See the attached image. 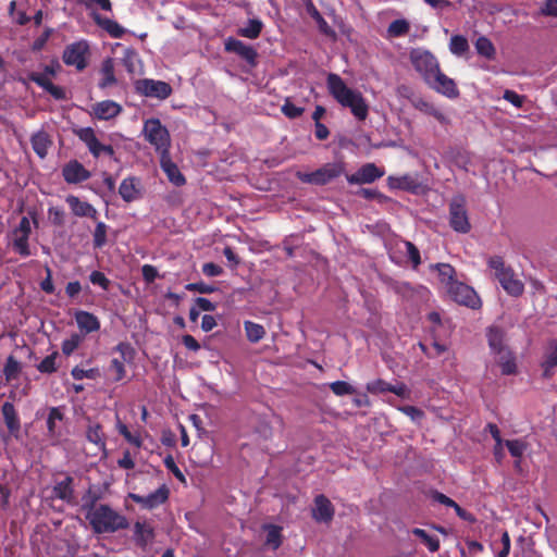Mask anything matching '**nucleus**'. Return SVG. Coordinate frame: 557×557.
<instances>
[{
    "label": "nucleus",
    "mask_w": 557,
    "mask_h": 557,
    "mask_svg": "<svg viewBox=\"0 0 557 557\" xmlns=\"http://www.w3.org/2000/svg\"><path fill=\"white\" fill-rule=\"evenodd\" d=\"M99 496L90 492L83 497L85 518L95 534L115 533L129 527L127 518L108 504H99Z\"/></svg>",
    "instance_id": "1"
},
{
    "label": "nucleus",
    "mask_w": 557,
    "mask_h": 557,
    "mask_svg": "<svg viewBox=\"0 0 557 557\" xmlns=\"http://www.w3.org/2000/svg\"><path fill=\"white\" fill-rule=\"evenodd\" d=\"M329 94L344 108H348L358 121L367 120L369 104L359 90L349 88L344 79L335 73L326 77Z\"/></svg>",
    "instance_id": "2"
},
{
    "label": "nucleus",
    "mask_w": 557,
    "mask_h": 557,
    "mask_svg": "<svg viewBox=\"0 0 557 557\" xmlns=\"http://www.w3.org/2000/svg\"><path fill=\"white\" fill-rule=\"evenodd\" d=\"M488 267L494 270V275L500 286L513 297L521 296L524 292L523 283L516 276L511 267L505 264L503 257L493 256L487 261Z\"/></svg>",
    "instance_id": "3"
},
{
    "label": "nucleus",
    "mask_w": 557,
    "mask_h": 557,
    "mask_svg": "<svg viewBox=\"0 0 557 557\" xmlns=\"http://www.w3.org/2000/svg\"><path fill=\"white\" fill-rule=\"evenodd\" d=\"M143 134L159 154H166L171 149V136L169 129L157 117H150L144 122Z\"/></svg>",
    "instance_id": "4"
},
{
    "label": "nucleus",
    "mask_w": 557,
    "mask_h": 557,
    "mask_svg": "<svg viewBox=\"0 0 557 557\" xmlns=\"http://www.w3.org/2000/svg\"><path fill=\"white\" fill-rule=\"evenodd\" d=\"M60 64L58 61L45 65L44 73L30 72L27 75L28 81L34 82L55 100H65L66 91L63 87L54 85L48 76H55Z\"/></svg>",
    "instance_id": "5"
},
{
    "label": "nucleus",
    "mask_w": 557,
    "mask_h": 557,
    "mask_svg": "<svg viewBox=\"0 0 557 557\" xmlns=\"http://www.w3.org/2000/svg\"><path fill=\"white\" fill-rule=\"evenodd\" d=\"M345 170L343 162L325 163L320 169L310 172H298L297 176L302 183L323 186L339 177Z\"/></svg>",
    "instance_id": "6"
},
{
    "label": "nucleus",
    "mask_w": 557,
    "mask_h": 557,
    "mask_svg": "<svg viewBox=\"0 0 557 557\" xmlns=\"http://www.w3.org/2000/svg\"><path fill=\"white\" fill-rule=\"evenodd\" d=\"M449 225L455 232L461 234H467L471 230L463 195L455 196L449 203Z\"/></svg>",
    "instance_id": "7"
},
{
    "label": "nucleus",
    "mask_w": 557,
    "mask_h": 557,
    "mask_svg": "<svg viewBox=\"0 0 557 557\" xmlns=\"http://www.w3.org/2000/svg\"><path fill=\"white\" fill-rule=\"evenodd\" d=\"M114 351L119 352L121 358H113L110 361L108 371L112 374V381L117 383L125 379L126 376V369L124 363L125 362H133L136 351L134 347L127 343V342H121L119 343L114 348Z\"/></svg>",
    "instance_id": "8"
},
{
    "label": "nucleus",
    "mask_w": 557,
    "mask_h": 557,
    "mask_svg": "<svg viewBox=\"0 0 557 557\" xmlns=\"http://www.w3.org/2000/svg\"><path fill=\"white\" fill-rule=\"evenodd\" d=\"M89 53L88 42L86 40H79L64 48L62 60L67 66H74L78 72H82L88 65Z\"/></svg>",
    "instance_id": "9"
},
{
    "label": "nucleus",
    "mask_w": 557,
    "mask_h": 557,
    "mask_svg": "<svg viewBox=\"0 0 557 557\" xmlns=\"http://www.w3.org/2000/svg\"><path fill=\"white\" fill-rule=\"evenodd\" d=\"M410 62L425 83L440 70L437 59L426 50L413 49L410 52Z\"/></svg>",
    "instance_id": "10"
},
{
    "label": "nucleus",
    "mask_w": 557,
    "mask_h": 557,
    "mask_svg": "<svg viewBox=\"0 0 557 557\" xmlns=\"http://www.w3.org/2000/svg\"><path fill=\"white\" fill-rule=\"evenodd\" d=\"M134 86L137 94L159 100L168 99L173 92L172 86L169 83L152 78L138 79Z\"/></svg>",
    "instance_id": "11"
},
{
    "label": "nucleus",
    "mask_w": 557,
    "mask_h": 557,
    "mask_svg": "<svg viewBox=\"0 0 557 557\" xmlns=\"http://www.w3.org/2000/svg\"><path fill=\"white\" fill-rule=\"evenodd\" d=\"M447 292L451 299L459 305L471 309H479L482 305L476 292L471 286L459 281L457 283H453V286H449Z\"/></svg>",
    "instance_id": "12"
},
{
    "label": "nucleus",
    "mask_w": 557,
    "mask_h": 557,
    "mask_svg": "<svg viewBox=\"0 0 557 557\" xmlns=\"http://www.w3.org/2000/svg\"><path fill=\"white\" fill-rule=\"evenodd\" d=\"M170 497V488L166 484H162L154 492L143 496L136 493H129L128 498L146 510H153L165 504Z\"/></svg>",
    "instance_id": "13"
},
{
    "label": "nucleus",
    "mask_w": 557,
    "mask_h": 557,
    "mask_svg": "<svg viewBox=\"0 0 557 557\" xmlns=\"http://www.w3.org/2000/svg\"><path fill=\"white\" fill-rule=\"evenodd\" d=\"M76 135L87 146L89 152L95 158H99L101 154H107L110 158L114 156V148L111 145L101 144L91 127L79 128Z\"/></svg>",
    "instance_id": "14"
},
{
    "label": "nucleus",
    "mask_w": 557,
    "mask_h": 557,
    "mask_svg": "<svg viewBox=\"0 0 557 557\" xmlns=\"http://www.w3.org/2000/svg\"><path fill=\"white\" fill-rule=\"evenodd\" d=\"M426 85L449 99H456L460 94L455 81L442 73L441 69L428 79Z\"/></svg>",
    "instance_id": "15"
},
{
    "label": "nucleus",
    "mask_w": 557,
    "mask_h": 557,
    "mask_svg": "<svg viewBox=\"0 0 557 557\" xmlns=\"http://www.w3.org/2000/svg\"><path fill=\"white\" fill-rule=\"evenodd\" d=\"M224 49L226 52L235 53L245 60L250 66L255 67L257 65L258 52L257 50L246 45L244 41L228 37L225 40Z\"/></svg>",
    "instance_id": "16"
},
{
    "label": "nucleus",
    "mask_w": 557,
    "mask_h": 557,
    "mask_svg": "<svg viewBox=\"0 0 557 557\" xmlns=\"http://www.w3.org/2000/svg\"><path fill=\"white\" fill-rule=\"evenodd\" d=\"M384 175V171L379 169L374 163L362 165L356 173L347 175L349 184H371Z\"/></svg>",
    "instance_id": "17"
},
{
    "label": "nucleus",
    "mask_w": 557,
    "mask_h": 557,
    "mask_svg": "<svg viewBox=\"0 0 557 557\" xmlns=\"http://www.w3.org/2000/svg\"><path fill=\"white\" fill-rule=\"evenodd\" d=\"M62 176L67 184H78L87 181L91 174L79 161L71 160L62 168Z\"/></svg>",
    "instance_id": "18"
},
{
    "label": "nucleus",
    "mask_w": 557,
    "mask_h": 557,
    "mask_svg": "<svg viewBox=\"0 0 557 557\" xmlns=\"http://www.w3.org/2000/svg\"><path fill=\"white\" fill-rule=\"evenodd\" d=\"M557 367V338L550 339L544 350L541 368L543 370L542 376L546 380L555 374Z\"/></svg>",
    "instance_id": "19"
},
{
    "label": "nucleus",
    "mask_w": 557,
    "mask_h": 557,
    "mask_svg": "<svg viewBox=\"0 0 557 557\" xmlns=\"http://www.w3.org/2000/svg\"><path fill=\"white\" fill-rule=\"evenodd\" d=\"M52 494L54 498L61 499L66 504H74V478L70 474H65L63 480L57 481L53 485Z\"/></svg>",
    "instance_id": "20"
},
{
    "label": "nucleus",
    "mask_w": 557,
    "mask_h": 557,
    "mask_svg": "<svg viewBox=\"0 0 557 557\" xmlns=\"http://www.w3.org/2000/svg\"><path fill=\"white\" fill-rule=\"evenodd\" d=\"M160 158V166L165 173L168 180L176 187L186 184L185 176L181 173L178 166L172 161L171 153L163 154Z\"/></svg>",
    "instance_id": "21"
},
{
    "label": "nucleus",
    "mask_w": 557,
    "mask_h": 557,
    "mask_svg": "<svg viewBox=\"0 0 557 557\" xmlns=\"http://www.w3.org/2000/svg\"><path fill=\"white\" fill-rule=\"evenodd\" d=\"M66 203L72 210V213L76 216H87L92 220H97V209L87 201H82L77 196L69 195L65 199Z\"/></svg>",
    "instance_id": "22"
},
{
    "label": "nucleus",
    "mask_w": 557,
    "mask_h": 557,
    "mask_svg": "<svg viewBox=\"0 0 557 557\" xmlns=\"http://www.w3.org/2000/svg\"><path fill=\"white\" fill-rule=\"evenodd\" d=\"M313 518L319 522H329L334 517V508L327 497L320 494L314 498Z\"/></svg>",
    "instance_id": "23"
},
{
    "label": "nucleus",
    "mask_w": 557,
    "mask_h": 557,
    "mask_svg": "<svg viewBox=\"0 0 557 557\" xmlns=\"http://www.w3.org/2000/svg\"><path fill=\"white\" fill-rule=\"evenodd\" d=\"M1 411H2L4 423L8 428V431L10 432V434L12 436H14L15 438H18L20 431H21V421H20V418L15 410L14 405L10 401H5L2 405Z\"/></svg>",
    "instance_id": "24"
},
{
    "label": "nucleus",
    "mask_w": 557,
    "mask_h": 557,
    "mask_svg": "<svg viewBox=\"0 0 557 557\" xmlns=\"http://www.w3.org/2000/svg\"><path fill=\"white\" fill-rule=\"evenodd\" d=\"M154 540V530L147 522L136 521L134 524V542L139 547L145 549Z\"/></svg>",
    "instance_id": "25"
},
{
    "label": "nucleus",
    "mask_w": 557,
    "mask_h": 557,
    "mask_svg": "<svg viewBox=\"0 0 557 557\" xmlns=\"http://www.w3.org/2000/svg\"><path fill=\"white\" fill-rule=\"evenodd\" d=\"M75 322L81 331L86 334L100 330V321L97 315L85 310H78L74 314Z\"/></svg>",
    "instance_id": "26"
},
{
    "label": "nucleus",
    "mask_w": 557,
    "mask_h": 557,
    "mask_svg": "<svg viewBox=\"0 0 557 557\" xmlns=\"http://www.w3.org/2000/svg\"><path fill=\"white\" fill-rule=\"evenodd\" d=\"M139 185L140 182L137 177H125L120 184L119 194L124 201L132 202L139 197Z\"/></svg>",
    "instance_id": "27"
},
{
    "label": "nucleus",
    "mask_w": 557,
    "mask_h": 557,
    "mask_svg": "<svg viewBox=\"0 0 557 557\" xmlns=\"http://www.w3.org/2000/svg\"><path fill=\"white\" fill-rule=\"evenodd\" d=\"M122 107L113 100H103L94 106V114L98 120H110L117 116Z\"/></svg>",
    "instance_id": "28"
},
{
    "label": "nucleus",
    "mask_w": 557,
    "mask_h": 557,
    "mask_svg": "<svg viewBox=\"0 0 557 557\" xmlns=\"http://www.w3.org/2000/svg\"><path fill=\"white\" fill-rule=\"evenodd\" d=\"M494 355L497 357L496 361L500 367L503 375H512L517 373L516 357L509 348L495 352Z\"/></svg>",
    "instance_id": "29"
},
{
    "label": "nucleus",
    "mask_w": 557,
    "mask_h": 557,
    "mask_svg": "<svg viewBox=\"0 0 557 557\" xmlns=\"http://www.w3.org/2000/svg\"><path fill=\"white\" fill-rule=\"evenodd\" d=\"M486 337L490 349L493 354L508 348L505 344L506 333L499 326H490L486 332Z\"/></svg>",
    "instance_id": "30"
},
{
    "label": "nucleus",
    "mask_w": 557,
    "mask_h": 557,
    "mask_svg": "<svg viewBox=\"0 0 557 557\" xmlns=\"http://www.w3.org/2000/svg\"><path fill=\"white\" fill-rule=\"evenodd\" d=\"M32 148L35 153L44 159L48 154V150L52 145L50 136L45 131H39L30 137Z\"/></svg>",
    "instance_id": "31"
},
{
    "label": "nucleus",
    "mask_w": 557,
    "mask_h": 557,
    "mask_svg": "<svg viewBox=\"0 0 557 557\" xmlns=\"http://www.w3.org/2000/svg\"><path fill=\"white\" fill-rule=\"evenodd\" d=\"M411 104L420 112L435 117L440 123L446 122V116L444 113L428 100L423 98H414L411 100Z\"/></svg>",
    "instance_id": "32"
},
{
    "label": "nucleus",
    "mask_w": 557,
    "mask_h": 557,
    "mask_svg": "<svg viewBox=\"0 0 557 557\" xmlns=\"http://www.w3.org/2000/svg\"><path fill=\"white\" fill-rule=\"evenodd\" d=\"M86 438L88 442L95 444L99 449L106 448V435L103 433L101 424L88 420V425L86 429Z\"/></svg>",
    "instance_id": "33"
},
{
    "label": "nucleus",
    "mask_w": 557,
    "mask_h": 557,
    "mask_svg": "<svg viewBox=\"0 0 557 557\" xmlns=\"http://www.w3.org/2000/svg\"><path fill=\"white\" fill-rule=\"evenodd\" d=\"M64 419V413L59 407H51L47 417V434L50 438H59L61 433L57 428V422Z\"/></svg>",
    "instance_id": "34"
},
{
    "label": "nucleus",
    "mask_w": 557,
    "mask_h": 557,
    "mask_svg": "<svg viewBox=\"0 0 557 557\" xmlns=\"http://www.w3.org/2000/svg\"><path fill=\"white\" fill-rule=\"evenodd\" d=\"M101 75L98 86L102 89L108 88L116 84V77L114 73V62L111 58H107L101 65Z\"/></svg>",
    "instance_id": "35"
},
{
    "label": "nucleus",
    "mask_w": 557,
    "mask_h": 557,
    "mask_svg": "<svg viewBox=\"0 0 557 557\" xmlns=\"http://www.w3.org/2000/svg\"><path fill=\"white\" fill-rule=\"evenodd\" d=\"M96 23L104 29L112 38H122L125 29L116 22L108 17H95Z\"/></svg>",
    "instance_id": "36"
},
{
    "label": "nucleus",
    "mask_w": 557,
    "mask_h": 557,
    "mask_svg": "<svg viewBox=\"0 0 557 557\" xmlns=\"http://www.w3.org/2000/svg\"><path fill=\"white\" fill-rule=\"evenodd\" d=\"M431 270H436L438 272L440 280L443 284L446 285L447 289L449 286H453V283H457L458 281L455 278L456 271L448 263H436L431 264Z\"/></svg>",
    "instance_id": "37"
},
{
    "label": "nucleus",
    "mask_w": 557,
    "mask_h": 557,
    "mask_svg": "<svg viewBox=\"0 0 557 557\" xmlns=\"http://www.w3.org/2000/svg\"><path fill=\"white\" fill-rule=\"evenodd\" d=\"M388 184L391 188L414 191L418 188L417 180L411 175H403L398 177L389 176Z\"/></svg>",
    "instance_id": "38"
},
{
    "label": "nucleus",
    "mask_w": 557,
    "mask_h": 557,
    "mask_svg": "<svg viewBox=\"0 0 557 557\" xmlns=\"http://www.w3.org/2000/svg\"><path fill=\"white\" fill-rule=\"evenodd\" d=\"M263 529L267 531L265 545L276 550L283 542L282 528L275 524H264Z\"/></svg>",
    "instance_id": "39"
},
{
    "label": "nucleus",
    "mask_w": 557,
    "mask_h": 557,
    "mask_svg": "<svg viewBox=\"0 0 557 557\" xmlns=\"http://www.w3.org/2000/svg\"><path fill=\"white\" fill-rule=\"evenodd\" d=\"M13 240L12 248L15 252H17L22 257H28L32 255L29 249V234H17L12 232Z\"/></svg>",
    "instance_id": "40"
},
{
    "label": "nucleus",
    "mask_w": 557,
    "mask_h": 557,
    "mask_svg": "<svg viewBox=\"0 0 557 557\" xmlns=\"http://www.w3.org/2000/svg\"><path fill=\"white\" fill-rule=\"evenodd\" d=\"M475 50L478 54L488 59L493 60L496 54L495 47L493 42L485 36H480L475 42H474Z\"/></svg>",
    "instance_id": "41"
},
{
    "label": "nucleus",
    "mask_w": 557,
    "mask_h": 557,
    "mask_svg": "<svg viewBox=\"0 0 557 557\" xmlns=\"http://www.w3.org/2000/svg\"><path fill=\"white\" fill-rule=\"evenodd\" d=\"M263 28V23L258 18H251L248 21L245 27L238 29V35L249 39H256L260 36Z\"/></svg>",
    "instance_id": "42"
},
{
    "label": "nucleus",
    "mask_w": 557,
    "mask_h": 557,
    "mask_svg": "<svg viewBox=\"0 0 557 557\" xmlns=\"http://www.w3.org/2000/svg\"><path fill=\"white\" fill-rule=\"evenodd\" d=\"M244 329L246 332L247 339L250 343H258L265 335V330H264L263 325H261L259 323H255L252 321H245Z\"/></svg>",
    "instance_id": "43"
},
{
    "label": "nucleus",
    "mask_w": 557,
    "mask_h": 557,
    "mask_svg": "<svg viewBox=\"0 0 557 557\" xmlns=\"http://www.w3.org/2000/svg\"><path fill=\"white\" fill-rule=\"evenodd\" d=\"M412 534L419 537L430 552L434 553L440 549V540L436 536L430 535L425 530L414 528Z\"/></svg>",
    "instance_id": "44"
},
{
    "label": "nucleus",
    "mask_w": 557,
    "mask_h": 557,
    "mask_svg": "<svg viewBox=\"0 0 557 557\" xmlns=\"http://www.w3.org/2000/svg\"><path fill=\"white\" fill-rule=\"evenodd\" d=\"M22 367L21 363L13 357L9 356L7 358L3 374L8 382L16 380L21 373Z\"/></svg>",
    "instance_id": "45"
},
{
    "label": "nucleus",
    "mask_w": 557,
    "mask_h": 557,
    "mask_svg": "<svg viewBox=\"0 0 557 557\" xmlns=\"http://www.w3.org/2000/svg\"><path fill=\"white\" fill-rule=\"evenodd\" d=\"M109 226L101 221L96 223L95 231L92 233V245L94 248L100 249L107 244V233Z\"/></svg>",
    "instance_id": "46"
},
{
    "label": "nucleus",
    "mask_w": 557,
    "mask_h": 557,
    "mask_svg": "<svg viewBox=\"0 0 557 557\" xmlns=\"http://www.w3.org/2000/svg\"><path fill=\"white\" fill-rule=\"evenodd\" d=\"M410 30V24L405 18H398L393 21L387 28V33L391 37H403L406 36Z\"/></svg>",
    "instance_id": "47"
},
{
    "label": "nucleus",
    "mask_w": 557,
    "mask_h": 557,
    "mask_svg": "<svg viewBox=\"0 0 557 557\" xmlns=\"http://www.w3.org/2000/svg\"><path fill=\"white\" fill-rule=\"evenodd\" d=\"M116 430L125 438V441L127 443L134 445L137 448L141 447L143 440H141L140 435L138 433L137 434H133L128 430L127 425L124 424L119 418H117V422H116Z\"/></svg>",
    "instance_id": "48"
},
{
    "label": "nucleus",
    "mask_w": 557,
    "mask_h": 557,
    "mask_svg": "<svg viewBox=\"0 0 557 557\" xmlns=\"http://www.w3.org/2000/svg\"><path fill=\"white\" fill-rule=\"evenodd\" d=\"M449 49L453 54L463 55L469 50V42L465 36L454 35L450 38Z\"/></svg>",
    "instance_id": "49"
},
{
    "label": "nucleus",
    "mask_w": 557,
    "mask_h": 557,
    "mask_svg": "<svg viewBox=\"0 0 557 557\" xmlns=\"http://www.w3.org/2000/svg\"><path fill=\"white\" fill-rule=\"evenodd\" d=\"M82 342H83V336L77 333H73L69 338H66L62 342V346H61L62 352L65 356L72 355L78 348V346L82 344Z\"/></svg>",
    "instance_id": "50"
},
{
    "label": "nucleus",
    "mask_w": 557,
    "mask_h": 557,
    "mask_svg": "<svg viewBox=\"0 0 557 557\" xmlns=\"http://www.w3.org/2000/svg\"><path fill=\"white\" fill-rule=\"evenodd\" d=\"M58 351H53L51 355L45 357L37 366V370L41 373H53L57 371L55 359Z\"/></svg>",
    "instance_id": "51"
},
{
    "label": "nucleus",
    "mask_w": 557,
    "mask_h": 557,
    "mask_svg": "<svg viewBox=\"0 0 557 557\" xmlns=\"http://www.w3.org/2000/svg\"><path fill=\"white\" fill-rule=\"evenodd\" d=\"M505 445L510 455L515 458H521L527 449V444L521 440H507L505 441Z\"/></svg>",
    "instance_id": "52"
},
{
    "label": "nucleus",
    "mask_w": 557,
    "mask_h": 557,
    "mask_svg": "<svg viewBox=\"0 0 557 557\" xmlns=\"http://www.w3.org/2000/svg\"><path fill=\"white\" fill-rule=\"evenodd\" d=\"M367 391L371 394H382L392 389V384L382 379H376L367 383Z\"/></svg>",
    "instance_id": "53"
},
{
    "label": "nucleus",
    "mask_w": 557,
    "mask_h": 557,
    "mask_svg": "<svg viewBox=\"0 0 557 557\" xmlns=\"http://www.w3.org/2000/svg\"><path fill=\"white\" fill-rule=\"evenodd\" d=\"M282 113L288 119H297L302 115L305 109L302 107L295 106L290 100H285L281 108Z\"/></svg>",
    "instance_id": "54"
},
{
    "label": "nucleus",
    "mask_w": 557,
    "mask_h": 557,
    "mask_svg": "<svg viewBox=\"0 0 557 557\" xmlns=\"http://www.w3.org/2000/svg\"><path fill=\"white\" fill-rule=\"evenodd\" d=\"M89 281L94 285H98L103 290H109L111 286V281L106 276V274L101 271H92L89 274Z\"/></svg>",
    "instance_id": "55"
},
{
    "label": "nucleus",
    "mask_w": 557,
    "mask_h": 557,
    "mask_svg": "<svg viewBox=\"0 0 557 557\" xmlns=\"http://www.w3.org/2000/svg\"><path fill=\"white\" fill-rule=\"evenodd\" d=\"M406 246V255L410 262L412 263V268L416 270L421 264V256L418 247L411 242H405Z\"/></svg>",
    "instance_id": "56"
},
{
    "label": "nucleus",
    "mask_w": 557,
    "mask_h": 557,
    "mask_svg": "<svg viewBox=\"0 0 557 557\" xmlns=\"http://www.w3.org/2000/svg\"><path fill=\"white\" fill-rule=\"evenodd\" d=\"M330 388L336 396L351 395L355 393V388L345 381L332 382Z\"/></svg>",
    "instance_id": "57"
},
{
    "label": "nucleus",
    "mask_w": 557,
    "mask_h": 557,
    "mask_svg": "<svg viewBox=\"0 0 557 557\" xmlns=\"http://www.w3.org/2000/svg\"><path fill=\"white\" fill-rule=\"evenodd\" d=\"M73 379L83 380V379H91L95 380L99 375V370L96 368L92 369H82L79 367H74L71 371Z\"/></svg>",
    "instance_id": "58"
},
{
    "label": "nucleus",
    "mask_w": 557,
    "mask_h": 557,
    "mask_svg": "<svg viewBox=\"0 0 557 557\" xmlns=\"http://www.w3.org/2000/svg\"><path fill=\"white\" fill-rule=\"evenodd\" d=\"M163 463L165 466V468L177 479L180 480L181 482H185L186 479H185V475L183 474V472L181 471V469L177 467V465L175 463V460L173 458L172 455H168L164 459H163Z\"/></svg>",
    "instance_id": "59"
},
{
    "label": "nucleus",
    "mask_w": 557,
    "mask_h": 557,
    "mask_svg": "<svg viewBox=\"0 0 557 557\" xmlns=\"http://www.w3.org/2000/svg\"><path fill=\"white\" fill-rule=\"evenodd\" d=\"M137 60V53L134 49H126L124 51V55L122 58V63L127 70L128 73L133 74L135 72V62Z\"/></svg>",
    "instance_id": "60"
},
{
    "label": "nucleus",
    "mask_w": 557,
    "mask_h": 557,
    "mask_svg": "<svg viewBox=\"0 0 557 557\" xmlns=\"http://www.w3.org/2000/svg\"><path fill=\"white\" fill-rule=\"evenodd\" d=\"M49 219L51 220L52 224L55 226H63L64 225V218L65 213L62 208L59 207H50L48 209Z\"/></svg>",
    "instance_id": "61"
},
{
    "label": "nucleus",
    "mask_w": 557,
    "mask_h": 557,
    "mask_svg": "<svg viewBox=\"0 0 557 557\" xmlns=\"http://www.w3.org/2000/svg\"><path fill=\"white\" fill-rule=\"evenodd\" d=\"M185 289L188 292H197L200 294H212L216 290V288L214 286L208 285L203 282L188 283L185 286Z\"/></svg>",
    "instance_id": "62"
},
{
    "label": "nucleus",
    "mask_w": 557,
    "mask_h": 557,
    "mask_svg": "<svg viewBox=\"0 0 557 557\" xmlns=\"http://www.w3.org/2000/svg\"><path fill=\"white\" fill-rule=\"evenodd\" d=\"M357 194L368 200L376 199L379 202L386 200V197L374 188H361Z\"/></svg>",
    "instance_id": "63"
},
{
    "label": "nucleus",
    "mask_w": 557,
    "mask_h": 557,
    "mask_svg": "<svg viewBox=\"0 0 557 557\" xmlns=\"http://www.w3.org/2000/svg\"><path fill=\"white\" fill-rule=\"evenodd\" d=\"M503 98L516 108H522L524 103V96H521L513 90H505Z\"/></svg>",
    "instance_id": "64"
}]
</instances>
